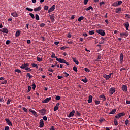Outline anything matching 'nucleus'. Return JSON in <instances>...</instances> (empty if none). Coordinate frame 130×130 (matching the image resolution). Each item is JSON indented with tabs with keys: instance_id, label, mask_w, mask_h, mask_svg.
Listing matches in <instances>:
<instances>
[{
	"instance_id": "4468645a",
	"label": "nucleus",
	"mask_w": 130,
	"mask_h": 130,
	"mask_svg": "<svg viewBox=\"0 0 130 130\" xmlns=\"http://www.w3.org/2000/svg\"><path fill=\"white\" fill-rule=\"evenodd\" d=\"M92 101H93V96H92V95H89L88 96V103H92Z\"/></svg>"
},
{
	"instance_id": "e2e57ef3",
	"label": "nucleus",
	"mask_w": 130,
	"mask_h": 130,
	"mask_svg": "<svg viewBox=\"0 0 130 130\" xmlns=\"http://www.w3.org/2000/svg\"><path fill=\"white\" fill-rule=\"evenodd\" d=\"M10 127L8 126H5L4 130H9Z\"/></svg>"
},
{
	"instance_id": "f704fd0d",
	"label": "nucleus",
	"mask_w": 130,
	"mask_h": 130,
	"mask_svg": "<svg viewBox=\"0 0 130 130\" xmlns=\"http://www.w3.org/2000/svg\"><path fill=\"white\" fill-rule=\"evenodd\" d=\"M35 88H36V85H35V83L34 82L32 85V89L35 90Z\"/></svg>"
},
{
	"instance_id": "20e7f679",
	"label": "nucleus",
	"mask_w": 130,
	"mask_h": 130,
	"mask_svg": "<svg viewBox=\"0 0 130 130\" xmlns=\"http://www.w3.org/2000/svg\"><path fill=\"white\" fill-rule=\"evenodd\" d=\"M75 113H76V111L75 110H73L70 113L69 116H68L69 118L71 117H73L75 115Z\"/></svg>"
},
{
	"instance_id": "de8ad7c7",
	"label": "nucleus",
	"mask_w": 130,
	"mask_h": 130,
	"mask_svg": "<svg viewBox=\"0 0 130 130\" xmlns=\"http://www.w3.org/2000/svg\"><path fill=\"white\" fill-rule=\"evenodd\" d=\"M128 123H129V120H128V119L126 120V121H125V124L126 125H127Z\"/></svg>"
},
{
	"instance_id": "2eb2a0df",
	"label": "nucleus",
	"mask_w": 130,
	"mask_h": 130,
	"mask_svg": "<svg viewBox=\"0 0 130 130\" xmlns=\"http://www.w3.org/2000/svg\"><path fill=\"white\" fill-rule=\"evenodd\" d=\"M120 37H124V36H128V34L125 32V33H120Z\"/></svg>"
},
{
	"instance_id": "39448f33",
	"label": "nucleus",
	"mask_w": 130,
	"mask_h": 130,
	"mask_svg": "<svg viewBox=\"0 0 130 130\" xmlns=\"http://www.w3.org/2000/svg\"><path fill=\"white\" fill-rule=\"evenodd\" d=\"M55 9V5H52V6L48 10V13H51V12H53Z\"/></svg>"
},
{
	"instance_id": "72a5a7b5",
	"label": "nucleus",
	"mask_w": 130,
	"mask_h": 130,
	"mask_svg": "<svg viewBox=\"0 0 130 130\" xmlns=\"http://www.w3.org/2000/svg\"><path fill=\"white\" fill-rule=\"evenodd\" d=\"M29 16H30V17H31L32 19H35V16H34V14H33V13H30Z\"/></svg>"
},
{
	"instance_id": "aec40b11",
	"label": "nucleus",
	"mask_w": 130,
	"mask_h": 130,
	"mask_svg": "<svg viewBox=\"0 0 130 130\" xmlns=\"http://www.w3.org/2000/svg\"><path fill=\"white\" fill-rule=\"evenodd\" d=\"M11 15H12L13 17H18V13H17L16 12H14L11 13Z\"/></svg>"
},
{
	"instance_id": "c756f323",
	"label": "nucleus",
	"mask_w": 130,
	"mask_h": 130,
	"mask_svg": "<svg viewBox=\"0 0 130 130\" xmlns=\"http://www.w3.org/2000/svg\"><path fill=\"white\" fill-rule=\"evenodd\" d=\"M112 6L113 7H118V4L117 2H114V3H113Z\"/></svg>"
},
{
	"instance_id": "6e6d98bb",
	"label": "nucleus",
	"mask_w": 130,
	"mask_h": 130,
	"mask_svg": "<svg viewBox=\"0 0 130 130\" xmlns=\"http://www.w3.org/2000/svg\"><path fill=\"white\" fill-rule=\"evenodd\" d=\"M43 120H44L45 121H46V120H47V117H46V116H44L43 117Z\"/></svg>"
},
{
	"instance_id": "7ed1b4c3",
	"label": "nucleus",
	"mask_w": 130,
	"mask_h": 130,
	"mask_svg": "<svg viewBox=\"0 0 130 130\" xmlns=\"http://www.w3.org/2000/svg\"><path fill=\"white\" fill-rule=\"evenodd\" d=\"M109 93H110V95H113V94H114V93H115V88H114L113 87H111V88H110Z\"/></svg>"
},
{
	"instance_id": "ea45409f",
	"label": "nucleus",
	"mask_w": 130,
	"mask_h": 130,
	"mask_svg": "<svg viewBox=\"0 0 130 130\" xmlns=\"http://www.w3.org/2000/svg\"><path fill=\"white\" fill-rule=\"evenodd\" d=\"M37 59L39 62H40V61H42V58H39V57H37Z\"/></svg>"
},
{
	"instance_id": "a19ab883",
	"label": "nucleus",
	"mask_w": 130,
	"mask_h": 130,
	"mask_svg": "<svg viewBox=\"0 0 130 130\" xmlns=\"http://www.w3.org/2000/svg\"><path fill=\"white\" fill-rule=\"evenodd\" d=\"M26 77H29V79H32V75L30 73H27Z\"/></svg>"
},
{
	"instance_id": "2f4dec72",
	"label": "nucleus",
	"mask_w": 130,
	"mask_h": 130,
	"mask_svg": "<svg viewBox=\"0 0 130 130\" xmlns=\"http://www.w3.org/2000/svg\"><path fill=\"white\" fill-rule=\"evenodd\" d=\"M88 33L89 35H93V34H95V32L94 31V30L89 31Z\"/></svg>"
},
{
	"instance_id": "a18cd8bd",
	"label": "nucleus",
	"mask_w": 130,
	"mask_h": 130,
	"mask_svg": "<svg viewBox=\"0 0 130 130\" xmlns=\"http://www.w3.org/2000/svg\"><path fill=\"white\" fill-rule=\"evenodd\" d=\"M25 70L26 71H28V72H31V71H32V70L31 69H30V68H28V67H26Z\"/></svg>"
},
{
	"instance_id": "338daca9",
	"label": "nucleus",
	"mask_w": 130,
	"mask_h": 130,
	"mask_svg": "<svg viewBox=\"0 0 130 130\" xmlns=\"http://www.w3.org/2000/svg\"><path fill=\"white\" fill-rule=\"evenodd\" d=\"M103 120H105L104 119H100L99 121L100 122H103Z\"/></svg>"
},
{
	"instance_id": "13d9d810",
	"label": "nucleus",
	"mask_w": 130,
	"mask_h": 130,
	"mask_svg": "<svg viewBox=\"0 0 130 130\" xmlns=\"http://www.w3.org/2000/svg\"><path fill=\"white\" fill-rule=\"evenodd\" d=\"M44 26H45V24H44V23H42L40 25V27H44Z\"/></svg>"
},
{
	"instance_id": "5701e85b",
	"label": "nucleus",
	"mask_w": 130,
	"mask_h": 130,
	"mask_svg": "<svg viewBox=\"0 0 130 130\" xmlns=\"http://www.w3.org/2000/svg\"><path fill=\"white\" fill-rule=\"evenodd\" d=\"M116 112V109H113L110 113L109 114H114Z\"/></svg>"
},
{
	"instance_id": "473e14b6",
	"label": "nucleus",
	"mask_w": 130,
	"mask_h": 130,
	"mask_svg": "<svg viewBox=\"0 0 130 130\" xmlns=\"http://www.w3.org/2000/svg\"><path fill=\"white\" fill-rule=\"evenodd\" d=\"M81 81L83 82V83H87L88 80L87 79V78H85L84 79H82Z\"/></svg>"
},
{
	"instance_id": "f03ea898",
	"label": "nucleus",
	"mask_w": 130,
	"mask_h": 130,
	"mask_svg": "<svg viewBox=\"0 0 130 130\" xmlns=\"http://www.w3.org/2000/svg\"><path fill=\"white\" fill-rule=\"evenodd\" d=\"M125 115V113L124 112H122L118 114L117 116H115L116 118H120L121 116H124Z\"/></svg>"
},
{
	"instance_id": "864d4df0",
	"label": "nucleus",
	"mask_w": 130,
	"mask_h": 130,
	"mask_svg": "<svg viewBox=\"0 0 130 130\" xmlns=\"http://www.w3.org/2000/svg\"><path fill=\"white\" fill-rule=\"evenodd\" d=\"M117 4H118V6H120V5H121V4H122V1H119L117 2Z\"/></svg>"
},
{
	"instance_id": "774afa93",
	"label": "nucleus",
	"mask_w": 130,
	"mask_h": 130,
	"mask_svg": "<svg viewBox=\"0 0 130 130\" xmlns=\"http://www.w3.org/2000/svg\"><path fill=\"white\" fill-rule=\"evenodd\" d=\"M50 130H55V129L54 128V126H52L51 127V128H50Z\"/></svg>"
},
{
	"instance_id": "6ab92c4d",
	"label": "nucleus",
	"mask_w": 130,
	"mask_h": 130,
	"mask_svg": "<svg viewBox=\"0 0 130 130\" xmlns=\"http://www.w3.org/2000/svg\"><path fill=\"white\" fill-rule=\"evenodd\" d=\"M72 59H73V61H74V62H75V63L76 64H77V66H78L79 61L77 60V59H76V58H73Z\"/></svg>"
},
{
	"instance_id": "1a4fd4ad",
	"label": "nucleus",
	"mask_w": 130,
	"mask_h": 130,
	"mask_svg": "<svg viewBox=\"0 0 130 130\" xmlns=\"http://www.w3.org/2000/svg\"><path fill=\"white\" fill-rule=\"evenodd\" d=\"M40 113L41 114V115H45L46 113V110L42 109V110H39Z\"/></svg>"
},
{
	"instance_id": "5fc2aeb1",
	"label": "nucleus",
	"mask_w": 130,
	"mask_h": 130,
	"mask_svg": "<svg viewBox=\"0 0 130 130\" xmlns=\"http://www.w3.org/2000/svg\"><path fill=\"white\" fill-rule=\"evenodd\" d=\"M125 17L126 18H128V19H130V15L129 14H125Z\"/></svg>"
},
{
	"instance_id": "0e129e2a",
	"label": "nucleus",
	"mask_w": 130,
	"mask_h": 130,
	"mask_svg": "<svg viewBox=\"0 0 130 130\" xmlns=\"http://www.w3.org/2000/svg\"><path fill=\"white\" fill-rule=\"evenodd\" d=\"M95 104L96 105L98 104H100V101H95Z\"/></svg>"
},
{
	"instance_id": "603ef678",
	"label": "nucleus",
	"mask_w": 130,
	"mask_h": 130,
	"mask_svg": "<svg viewBox=\"0 0 130 130\" xmlns=\"http://www.w3.org/2000/svg\"><path fill=\"white\" fill-rule=\"evenodd\" d=\"M56 100H60V96H56L55 98Z\"/></svg>"
},
{
	"instance_id": "37998d69",
	"label": "nucleus",
	"mask_w": 130,
	"mask_h": 130,
	"mask_svg": "<svg viewBox=\"0 0 130 130\" xmlns=\"http://www.w3.org/2000/svg\"><path fill=\"white\" fill-rule=\"evenodd\" d=\"M21 71L20 70V69H16L15 70V73H21Z\"/></svg>"
},
{
	"instance_id": "9b49d317",
	"label": "nucleus",
	"mask_w": 130,
	"mask_h": 130,
	"mask_svg": "<svg viewBox=\"0 0 130 130\" xmlns=\"http://www.w3.org/2000/svg\"><path fill=\"white\" fill-rule=\"evenodd\" d=\"M123 62V54L121 53L120 55V63Z\"/></svg>"
},
{
	"instance_id": "a211bd4d",
	"label": "nucleus",
	"mask_w": 130,
	"mask_h": 130,
	"mask_svg": "<svg viewBox=\"0 0 130 130\" xmlns=\"http://www.w3.org/2000/svg\"><path fill=\"white\" fill-rule=\"evenodd\" d=\"M104 78H105V79H106V80H109V79H110V76H109L108 75H106L105 74L103 75Z\"/></svg>"
},
{
	"instance_id": "ddd939ff",
	"label": "nucleus",
	"mask_w": 130,
	"mask_h": 130,
	"mask_svg": "<svg viewBox=\"0 0 130 130\" xmlns=\"http://www.w3.org/2000/svg\"><path fill=\"white\" fill-rule=\"evenodd\" d=\"M122 91H124V92H127V86H126V85H123L122 86Z\"/></svg>"
},
{
	"instance_id": "412c9836",
	"label": "nucleus",
	"mask_w": 130,
	"mask_h": 130,
	"mask_svg": "<svg viewBox=\"0 0 130 130\" xmlns=\"http://www.w3.org/2000/svg\"><path fill=\"white\" fill-rule=\"evenodd\" d=\"M100 98L103 99V101H105L106 100V98H105V95L104 94H102L100 96Z\"/></svg>"
},
{
	"instance_id": "bb28decb",
	"label": "nucleus",
	"mask_w": 130,
	"mask_h": 130,
	"mask_svg": "<svg viewBox=\"0 0 130 130\" xmlns=\"http://www.w3.org/2000/svg\"><path fill=\"white\" fill-rule=\"evenodd\" d=\"M28 90L26 91V93H29V92H30V91H31V89H32V88L31 87V86L28 85Z\"/></svg>"
},
{
	"instance_id": "f8f14e48",
	"label": "nucleus",
	"mask_w": 130,
	"mask_h": 130,
	"mask_svg": "<svg viewBox=\"0 0 130 130\" xmlns=\"http://www.w3.org/2000/svg\"><path fill=\"white\" fill-rule=\"evenodd\" d=\"M44 126V123L43 119L40 120V126L39 127L41 128V127H43Z\"/></svg>"
},
{
	"instance_id": "4d7b16f0",
	"label": "nucleus",
	"mask_w": 130,
	"mask_h": 130,
	"mask_svg": "<svg viewBox=\"0 0 130 130\" xmlns=\"http://www.w3.org/2000/svg\"><path fill=\"white\" fill-rule=\"evenodd\" d=\"M88 2H89V0H84V5H87V4H88Z\"/></svg>"
},
{
	"instance_id": "680f3d73",
	"label": "nucleus",
	"mask_w": 130,
	"mask_h": 130,
	"mask_svg": "<svg viewBox=\"0 0 130 130\" xmlns=\"http://www.w3.org/2000/svg\"><path fill=\"white\" fill-rule=\"evenodd\" d=\"M10 101H12V100H11V99H8V101H7V105H10Z\"/></svg>"
},
{
	"instance_id": "9d476101",
	"label": "nucleus",
	"mask_w": 130,
	"mask_h": 130,
	"mask_svg": "<svg viewBox=\"0 0 130 130\" xmlns=\"http://www.w3.org/2000/svg\"><path fill=\"white\" fill-rule=\"evenodd\" d=\"M51 100V97L47 98L42 101L43 103H48L49 101Z\"/></svg>"
},
{
	"instance_id": "4c0bfd02",
	"label": "nucleus",
	"mask_w": 130,
	"mask_h": 130,
	"mask_svg": "<svg viewBox=\"0 0 130 130\" xmlns=\"http://www.w3.org/2000/svg\"><path fill=\"white\" fill-rule=\"evenodd\" d=\"M75 114L76 115H77V116H80L81 115V113H80L79 112V111H77L76 112H75Z\"/></svg>"
},
{
	"instance_id": "f3484780",
	"label": "nucleus",
	"mask_w": 130,
	"mask_h": 130,
	"mask_svg": "<svg viewBox=\"0 0 130 130\" xmlns=\"http://www.w3.org/2000/svg\"><path fill=\"white\" fill-rule=\"evenodd\" d=\"M29 111H30V112H31V113H32L33 115H35L36 116H36V115H37V113L34 110L30 109Z\"/></svg>"
},
{
	"instance_id": "58836bf2",
	"label": "nucleus",
	"mask_w": 130,
	"mask_h": 130,
	"mask_svg": "<svg viewBox=\"0 0 130 130\" xmlns=\"http://www.w3.org/2000/svg\"><path fill=\"white\" fill-rule=\"evenodd\" d=\"M49 8V7L48 6H47V5H45V6L44 7V10H45L46 11H47Z\"/></svg>"
},
{
	"instance_id": "bf43d9fd",
	"label": "nucleus",
	"mask_w": 130,
	"mask_h": 130,
	"mask_svg": "<svg viewBox=\"0 0 130 130\" xmlns=\"http://www.w3.org/2000/svg\"><path fill=\"white\" fill-rule=\"evenodd\" d=\"M104 4H105V3L103 1H102V2L100 3V7H101L102 6V5H104Z\"/></svg>"
},
{
	"instance_id": "393cba45",
	"label": "nucleus",
	"mask_w": 130,
	"mask_h": 130,
	"mask_svg": "<svg viewBox=\"0 0 130 130\" xmlns=\"http://www.w3.org/2000/svg\"><path fill=\"white\" fill-rule=\"evenodd\" d=\"M52 58H57V57L55 56V54L53 52L52 53V55L51 56Z\"/></svg>"
},
{
	"instance_id": "7c9ffc66",
	"label": "nucleus",
	"mask_w": 130,
	"mask_h": 130,
	"mask_svg": "<svg viewBox=\"0 0 130 130\" xmlns=\"http://www.w3.org/2000/svg\"><path fill=\"white\" fill-rule=\"evenodd\" d=\"M73 71H74V72H76V73H77L78 72V68L75 66H74L73 68Z\"/></svg>"
},
{
	"instance_id": "0eeeda50",
	"label": "nucleus",
	"mask_w": 130,
	"mask_h": 130,
	"mask_svg": "<svg viewBox=\"0 0 130 130\" xmlns=\"http://www.w3.org/2000/svg\"><path fill=\"white\" fill-rule=\"evenodd\" d=\"M0 32H2V33H6L8 34V33H9V30L6 28H4L0 29Z\"/></svg>"
},
{
	"instance_id": "4be33fe9",
	"label": "nucleus",
	"mask_w": 130,
	"mask_h": 130,
	"mask_svg": "<svg viewBox=\"0 0 130 130\" xmlns=\"http://www.w3.org/2000/svg\"><path fill=\"white\" fill-rule=\"evenodd\" d=\"M119 12H121V8H117L116 9L115 13H118Z\"/></svg>"
},
{
	"instance_id": "f257e3e1",
	"label": "nucleus",
	"mask_w": 130,
	"mask_h": 130,
	"mask_svg": "<svg viewBox=\"0 0 130 130\" xmlns=\"http://www.w3.org/2000/svg\"><path fill=\"white\" fill-rule=\"evenodd\" d=\"M96 33H98L102 36H105V34H106L105 31H104V30H102V29H100V30H96Z\"/></svg>"
},
{
	"instance_id": "69168bd1",
	"label": "nucleus",
	"mask_w": 130,
	"mask_h": 130,
	"mask_svg": "<svg viewBox=\"0 0 130 130\" xmlns=\"http://www.w3.org/2000/svg\"><path fill=\"white\" fill-rule=\"evenodd\" d=\"M49 72H51V73H53L54 71L52 70V69L50 68L48 69Z\"/></svg>"
},
{
	"instance_id": "6e6552de",
	"label": "nucleus",
	"mask_w": 130,
	"mask_h": 130,
	"mask_svg": "<svg viewBox=\"0 0 130 130\" xmlns=\"http://www.w3.org/2000/svg\"><path fill=\"white\" fill-rule=\"evenodd\" d=\"M5 121H6L9 126H13V124L12 123V122H11L10 119H9L8 118H6Z\"/></svg>"
},
{
	"instance_id": "c03bdc74",
	"label": "nucleus",
	"mask_w": 130,
	"mask_h": 130,
	"mask_svg": "<svg viewBox=\"0 0 130 130\" xmlns=\"http://www.w3.org/2000/svg\"><path fill=\"white\" fill-rule=\"evenodd\" d=\"M23 110L24 111V112H28V110L27 109V108H25L24 107H23L22 108Z\"/></svg>"
},
{
	"instance_id": "79ce46f5",
	"label": "nucleus",
	"mask_w": 130,
	"mask_h": 130,
	"mask_svg": "<svg viewBox=\"0 0 130 130\" xmlns=\"http://www.w3.org/2000/svg\"><path fill=\"white\" fill-rule=\"evenodd\" d=\"M26 67L25 66V64H23L20 66V69H26Z\"/></svg>"
},
{
	"instance_id": "3c124183",
	"label": "nucleus",
	"mask_w": 130,
	"mask_h": 130,
	"mask_svg": "<svg viewBox=\"0 0 130 130\" xmlns=\"http://www.w3.org/2000/svg\"><path fill=\"white\" fill-rule=\"evenodd\" d=\"M57 110H58V107L55 106L54 108V111H57Z\"/></svg>"
},
{
	"instance_id": "e433bc0d",
	"label": "nucleus",
	"mask_w": 130,
	"mask_h": 130,
	"mask_svg": "<svg viewBox=\"0 0 130 130\" xmlns=\"http://www.w3.org/2000/svg\"><path fill=\"white\" fill-rule=\"evenodd\" d=\"M26 10H27V11H29V12H33V9L32 8H29L28 7H27Z\"/></svg>"
},
{
	"instance_id": "b1692460",
	"label": "nucleus",
	"mask_w": 130,
	"mask_h": 130,
	"mask_svg": "<svg viewBox=\"0 0 130 130\" xmlns=\"http://www.w3.org/2000/svg\"><path fill=\"white\" fill-rule=\"evenodd\" d=\"M50 16V19L51 21H54L55 17H54V14H53L52 15Z\"/></svg>"
},
{
	"instance_id": "dca6fc26",
	"label": "nucleus",
	"mask_w": 130,
	"mask_h": 130,
	"mask_svg": "<svg viewBox=\"0 0 130 130\" xmlns=\"http://www.w3.org/2000/svg\"><path fill=\"white\" fill-rule=\"evenodd\" d=\"M21 35V31L20 30H17V31L15 33V36L16 37H19Z\"/></svg>"
},
{
	"instance_id": "cd10ccee",
	"label": "nucleus",
	"mask_w": 130,
	"mask_h": 130,
	"mask_svg": "<svg viewBox=\"0 0 130 130\" xmlns=\"http://www.w3.org/2000/svg\"><path fill=\"white\" fill-rule=\"evenodd\" d=\"M82 20H84V17L83 16H81L78 19V22H81Z\"/></svg>"
},
{
	"instance_id": "09e8293b",
	"label": "nucleus",
	"mask_w": 130,
	"mask_h": 130,
	"mask_svg": "<svg viewBox=\"0 0 130 130\" xmlns=\"http://www.w3.org/2000/svg\"><path fill=\"white\" fill-rule=\"evenodd\" d=\"M10 43H11V41H10V40L6 41V44L7 45H9V44H10Z\"/></svg>"
},
{
	"instance_id": "a878e982",
	"label": "nucleus",
	"mask_w": 130,
	"mask_h": 130,
	"mask_svg": "<svg viewBox=\"0 0 130 130\" xmlns=\"http://www.w3.org/2000/svg\"><path fill=\"white\" fill-rule=\"evenodd\" d=\"M124 26L125 27V28L128 27H129V23L128 22H127L126 23H124Z\"/></svg>"
},
{
	"instance_id": "c9c22d12",
	"label": "nucleus",
	"mask_w": 130,
	"mask_h": 130,
	"mask_svg": "<svg viewBox=\"0 0 130 130\" xmlns=\"http://www.w3.org/2000/svg\"><path fill=\"white\" fill-rule=\"evenodd\" d=\"M114 123L115 125H118V123L117 122V120L115 119L114 120Z\"/></svg>"
},
{
	"instance_id": "c85d7f7f",
	"label": "nucleus",
	"mask_w": 130,
	"mask_h": 130,
	"mask_svg": "<svg viewBox=\"0 0 130 130\" xmlns=\"http://www.w3.org/2000/svg\"><path fill=\"white\" fill-rule=\"evenodd\" d=\"M35 18H36V20H37V21H39L40 18H39V15H38V14H36Z\"/></svg>"
},
{
	"instance_id": "49530a36",
	"label": "nucleus",
	"mask_w": 130,
	"mask_h": 130,
	"mask_svg": "<svg viewBox=\"0 0 130 130\" xmlns=\"http://www.w3.org/2000/svg\"><path fill=\"white\" fill-rule=\"evenodd\" d=\"M8 83V81L7 80H4V81H3L1 82V84L2 85H4V84H7Z\"/></svg>"
},
{
	"instance_id": "8fccbe9b",
	"label": "nucleus",
	"mask_w": 130,
	"mask_h": 130,
	"mask_svg": "<svg viewBox=\"0 0 130 130\" xmlns=\"http://www.w3.org/2000/svg\"><path fill=\"white\" fill-rule=\"evenodd\" d=\"M63 74H65L66 78H68V77L70 76V74H69V73H67V72H64Z\"/></svg>"
},
{
	"instance_id": "423d86ee",
	"label": "nucleus",
	"mask_w": 130,
	"mask_h": 130,
	"mask_svg": "<svg viewBox=\"0 0 130 130\" xmlns=\"http://www.w3.org/2000/svg\"><path fill=\"white\" fill-rule=\"evenodd\" d=\"M56 60L58 61V62H60V63H64V62H66V60L61 58H56Z\"/></svg>"
},
{
	"instance_id": "052dcab7",
	"label": "nucleus",
	"mask_w": 130,
	"mask_h": 130,
	"mask_svg": "<svg viewBox=\"0 0 130 130\" xmlns=\"http://www.w3.org/2000/svg\"><path fill=\"white\" fill-rule=\"evenodd\" d=\"M84 71H85V72H90V70H89L88 68H84Z\"/></svg>"
}]
</instances>
